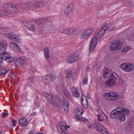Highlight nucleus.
Instances as JSON below:
<instances>
[{"instance_id": "40", "label": "nucleus", "mask_w": 134, "mask_h": 134, "mask_svg": "<svg viewBox=\"0 0 134 134\" xmlns=\"http://www.w3.org/2000/svg\"><path fill=\"white\" fill-rule=\"evenodd\" d=\"M87 78H84L83 80V83L84 84H86L87 82Z\"/></svg>"}, {"instance_id": "55", "label": "nucleus", "mask_w": 134, "mask_h": 134, "mask_svg": "<svg viewBox=\"0 0 134 134\" xmlns=\"http://www.w3.org/2000/svg\"><path fill=\"white\" fill-rule=\"evenodd\" d=\"M36 134H43V133H37Z\"/></svg>"}, {"instance_id": "4", "label": "nucleus", "mask_w": 134, "mask_h": 134, "mask_svg": "<svg viewBox=\"0 0 134 134\" xmlns=\"http://www.w3.org/2000/svg\"><path fill=\"white\" fill-rule=\"evenodd\" d=\"M117 78V76L115 73H111L109 80H107L105 83L106 86L108 87H111L115 84Z\"/></svg>"}, {"instance_id": "11", "label": "nucleus", "mask_w": 134, "mask_h": 134, "mask_svg": "<svg viewBox=\"0 0 134 134\" xmlns=\"http://www.w3.org/2000/svg\"><path fill=\"white\" fill-rule=\"evenodd\" d=\"M7 36L10 40L15 42L19 43L20 42V39L18 36H16L14 33L9 32L7 34Z\"/></svg>"}, {"instance_id": "32", "label": "nucleus", "mask_w": 134, "mask_h": 134, "mask_svg": "<svg viewBox=\"0 0 134 134\" xmlns=\"http://www.w3.org/2000/svg\"><path fill=\"white\" fill-rule=\"evenodd\" d=\"M64 94L66 96L67 98L68 99H70V95L69 93L67 91H66L65 92H64Z\"/></svg>"}, {"instance_id": "22", "label": "nucleus", "mask_w": 134, "mask_h": 134, "mask_svg": "<svg viewBox=\"0 0 134 134\" xmlns=\"http://www.w3.org/2000/svg\"><path fill=\"white\" fill-rule=\"evenodd\" d=\"M19 123L20 125L25 127L27 125L28 123L26 119L25 118H22L19 120Z\"/></svg>"}, {"instance_id": "37", "label": "nucleus", "mask_w": 134, "mask_h": 134, "mask_svg": "<svg viewBox=\"0 0 134 134\" xmlns=\"http://www.w3.org/2000/svg\"><path fill=\"white\" fill-rule=\"evenodd\" d=\"M80 120L85 122H86L87 121H88L87 119L82 117H81Z\"/></svg>"}, {"instance_id": "16", "label": "nucleus", "mask_w": 134, "mask_h": 134, "mask_svg": "<svg viewBox=\"0 0 134 134\" xmlns=\"http://www.w3.org/2000/svg\"><path fill=\"white\" fill-rule=\"evenodd\" d=\"M76 31V29L74 28H70L68 29H64L61 30L62 33L66 34H71L73 33Z\"/></svg>"}, {"instance_id": "2", "label": "nucleus", "mask_w": 134, "mask_h": 134, "mask_svg": "<svg viewBox=\"0 0 134 134\" xmlns=\"http://www.w3.org/2000/svg\"><path fill=\"white\" fill-rule=\"evenodd\" d=\"M115 28V27L113 26L111 24L104 25L92 39L90 48V52H93L97 44V40L102 36L107 30H109L110 31H112L114 30Z\"/></svg>"}, {"instance_id": "20", "label": "nucleus", "mask_w": 134, "mask_h": 134, "mask_svg": "<svg viewBox=\"0 0 134 134\" xmlns=\"http://www.w3.org/2000/svg\"><path fill=\"white\" fill-rule=\"evenodd\" d=\"M7 43L6 41H3L0 42V51H4L7 48Z\"/></svg>"}, {"instance_id": "10", "label": "nucleus", "mask_w": 134, "mask_h": 134, "mask_svg": "<svg viewBox=\"0 0 134 134\" xmlns=\"http://www.w3.org/2000/svg\"><path fill=\"white\" fill-rule=\"evenodd\" d=\"M94 125L96 129L103 134H109L107 130L104 126L97 122H95Z\"/></svg>"}, {"instance_id": "44", "label": "nucleus", "mask_w": 134, "mask_h": 134, "mask_svg": "<svg viewBox=\"0 0 134 134\" xmlns=\"http://www.w3.org/2000/svg\"><path fill=\"white\" fill-rule=\"evenodd\" d=\"M34 79V77H30L29 78V80H30V82H33V80Z\"/></svg>"}, {"instance_id": "48", "label": "nucleus", "mask_w": 134, "mask_h": 134, "mask_svg": "<svg viewBox=\"0 0 134 134\" xmlns=\"http://www.w3.org/2000/svg\"><path fill=\"white\" fill-rule=\"evenodd\" d=\"M81 109V108H78L76 109V111L77 112H79L80 111Z\"/></svg>"}, {"instance_id": "6", "label": "nucleus", "mask_w": 134, "mask_h": 134, "mask_svg": "<svg viewBox=\"0 0 134 134\" xmlns=\"http://www.w3.org/2000/svg\"><path fill=\"white\" fill-rule=\"evenodd\" d=\"M0 58L1 60H6L9 63L12 62L14 59L13 57L10 56L9 53H6L4 52L1 54Z\"/></svg>"}, {"instance_id": "42", "label": "nucleus", "mask_w": 134, "mask_h": 134, "mask_svg": "<svg viewBox=\"0 0 134 134\" xmlns=\"http://www.w3.org/2000/svg\"><path fill=\"white\" fill-rule=\"evenodd\" d=\"M3 66V63L2 60L0 59V69Z\"/></svg>"}, {"instance_id": "45", "label": "nucleus", "mask_w": 134, "mask_h": 134, "mask_svg": "<svg viewBox=\"0 0 134 134\" xmlns=\"http://www.w3.org/2000/svg\"><path fill=\"white\" fill-rule=\"evenodd\" d=\"M98 111L99 113L100 114H103L105 116H106V115H105V114L103 113L102 110H101L100 109H99L98 110Z\"/></svg>"}, {"instance_id": "23", "label": "nucleus", "mask_w": 134, "mask_h": 134, "mask_svg": "<svg viewBox=\"0 0 134 134\" xmlns=\"http://www.w3.org/2000/svg\"><path fill=\"white\" fill-rule=\"evenodd\" d=\"M72 92L73 94L75 97L77 98L79 96V94L78 91L74 87L72 88Z\"/></svg>"}, {"instance_id": "50", "label": "nucleus", "mask_w": 134, "mask_h": 134, "mask_svg": "<svg viewBox=\"0 0 134 134\" xmlns=\"http://www.w3.org/2000/svg\"><path fill=\"white\" fill-rule=\"evenodd\" d=\"M36 112H33L31 114V115L32 116H34L36 115Z\"/></svg>"}, {"instance_id": "54", "label": "nucleus", "mask_w": 134, "mask_h": 134, "mask_svg": "<svg viewBox=\"0 0 134 134\" xmlns=\"http://www.w3.org/2000/svg\"><path fill=\"white\" fill-rule=\"evenodd\" d=\"M66 127L67 128H69L70 127V126L69 125H67V126H66Z\"/></svg>"}, {"instance_id": "3", "label": "nucleus", "mask_w": 134, "mask_h": 134, "mask_svg": "<svg viewBox=\"0 0 134 134\" xmlns=\"http://www.w3.org/2000/svg\"><path fill=\"white\" fill-rule=\"evenodd\" d=\"M129 113V110L127 108L122 107H118L111 112L110 117L111 118L114 119L118 116L119 121L122 122L125 120V115H128Z\"/></svg>"}, {"instance_id": "33", "label": "nucleus", "mask_w": 134, "mask_h": 134, "mask_svg": "<svg viewBox=\"0 0 134 134\" xmlns=\"http://www.w3.org/2000/svg\"><path fill=\"white\" fill-rule=\"evenodd\" d=\"M85 102H88L87 99L85 96H82L81 97V102H83V101Z\"/></svg>"}, {"instance_id": "39", "label": "nucleus", "mask_w": 134, "mask_h": 134, "mask_svg": "<svg viewBox=\"0 0 134 134\" xmlns=\"http://www.w3.org/2000/svg\"><path fill=\"white\" fill-rule=\"evenodd\" d=\"M44 56L45 58L47 59L49 58V53H46L44 54Z\"/></svg>"}, {"instance_id": "56", "label": "nucleus", "mask_w": 134, "mask_h": 134, "mask_svg": "<svg viewBox=\"0 0 134 134\" xmlns=\"http://www.w3.org/2000/svg\"><path fill=\"white\" fill-rule=\"evenodd\" d=\"M88 127L89 128H90V129L91 128V126L90 125H89Z\"/></svg>"}, {"instance_id": "18", "label": "nucleus", "mask_w": 134, "mask_h": 134, "mask_svg": "<svg viewBox=\"0 0 134 134\" xmlns=\"http://www.w3.org/2000/svg\"><path fill=\"white\" fill-rule=\"evenodd\" d=\"M72 76L73 74L71 71L68 72L66 76V81L68 83L70 84L72 82L73 80Z\"/></svg>"}, {"instance_id": "9", "label": "nucleus", "mask_w": 134, "mask_h": 134, "mask_svg": "<svg viewBox=\"0 0 134 134\" xmlns=\"http://www.w3.org/2000/svg\"><path fill=\"white\" fill-rule=\"evenodd\" d=\"M79 59V55L77 54L74 53L68 57L66 59V62L71 64L78 61Z\"/></svg>"}, {"instance_id": "35", "label": "nucleus", "mask_w": 134, "mask_h": 134, "mask_svg": "<svg viewBox=\"0 0 134 134\" xmlns=\"http://www.w3.org/2000/svg\"><path fill=\"white\" fill-rule=\"evenodd\" d=\"M12 121L13 123V126L14 127L15 126H16V124L17 123V121L14 119H13L12 120Z\"/></svg>"}, {"instance_id": "27", "label": "nucleus", "mask_w": 134, "mask_h": 134, "mask_svg": "<svg viewBox=\"0 0 134 134\" xmlns=\"http://www.w3.org/2000/svg\"><path fill=\"white\" fill-rule=\"evenodd\" d=\"M47 101L50 104H51L53 105H54V98L53 96L50 98H49V100Z\"/></svg>"}, {"instance_id": "14", "label": "nucleus", "mask_w": 134, "mask_h": 134, "mask_svg": "<svg viewBox=\"0 0 134 134\" xmlns=\"http://www.w3.org/2000/svg\"><path fill=\"white\" fill-rule=\"evenodd\" d=\"M61 124L62 127H64V128L60 126L58 127V129L59 132L61 134H67L66 132L64 130V129L66 130H67V128L66 127V123L64 121H62L61 122Z\"/></svg>"}, {"instance_id": "15", "label": "nucleus", "mask_w": 134, "mask_h": 134, "mask_svg": "<svg viewBox=\"0 0 134 134\" xmlns=\"http://www.w3.org/2000/svg\"><path fill=\"white\" fill-rule=\"evenodd\" d=\"M26 61V59L24 57H20L16 60L15 64L18 66H20L24 64Z\"/></svg>"}, {"instance_id": "46", "label": "nucleus", "mask_w": 134, "mask_h": 134, "mask_svg": "<svg viewBox=\"0 0 134 134\" xmlns=\"http://www.w3.org/2000/svg\"><path fill=\"white\" fill-rule=\"evenodd\" d=\"M55 98L56 100H59V102H60V101L59 100L60 99V98L58 96H55Z\"/></svg>"}, {"instance_id": "49", "label": "nucleus", "mask_w": 134, "mask_h": 134, "mask_svg": "<svg viewBox=\"0 0 134 134\" xmlns=\"http://www.w3.org/2000/svg\"><path fill=\"white\" fill-rule=\"evenodd\" d=\"M104 74H105L106 75H108V72L107 71V70L106 69L104 71Z\"/></svg>"}, {"instance_id": "24", "label": "nucleus", "mask_w": 134, "mask_h": 134, "mask_svg": "<svg viewBox=\"0 0 134 134\" xmlns=\"http://www.w3.org/2000/svg\"><path fill=\"white\" fill-rule=\"evenodd\" d=\"M44 96L46 98L47 100H49V98L53 96L51 94L47 92H44Z\"/></svg>"}, {"instance_id": "12", "label": "nucleus", "mask_w": 134, "mask_h": 134, "mask_svg": "<svg viewBox=\"0 0 134 134\" xmlns=\"http://www.w3.org/2000/svg\"><path fill=\"white\" fill-rule=\"evenodd\" d=\"M56 78V76L54 75H50L45 76L43 78V82L45 84L48 83L55 80Z\"/></svg>"}, {"instance_id": "31", "label": "nucleus", "mask_w": 134, "mask_h": 134, "mask_svg": "<svg viewBox=\"0 0 134 134\" xmlns=\"http://www.w3.org/2000/svg\"><path fill=\"white\" fill-rule=\"evenodd\" d=\"M82 105L85 108H87L88 107V102H85L84 103L83 102H81Z\"/></svg>"}, {"instance_id": "8", "label": "nucleus", "mask_w": 134, "mask_h": 134, "mask_svg": "<svg viewBox=\"0 0 134 134\" xmlns=\"http://www.w3.org/2000/svg\"><path fill=\"white\" fill-rule=\"evenodd\" d=\"M120 67L123 70L128 72L131 71L134 69L133 65L129 63H122Z\"/></svg>"}, {"instance_id": "36", "label": "nucleus", "mask_w": 134, "mask_h": 134, "mask_svg": "<svg viewBox=\"0 0 134 134\" xmlns=\"http://www.w3.org/2000/svg\"><path fill=\"white\" fill-rule=\"evenodd\" d=\"M49 50L48 47H46L44 49V54L49 53Z\"/></svg>"}, {"instance_id": "51", "label": "nucleus", "mask_w": 134, "mask_h": 134, "mask_svg": "<svg viewBox=\"0 0 134 134\" xmlns=\"http://www.w3.org/2000/svg\"><path fill=\"white\" fill-rule=\"evenodd\" d=\"M34 133L33 131H31L29 132L28 133V134H34Z\"/></svg>"}, {"instance_id": "38", "label": "nucleus", "mask_w": 134, "mask_h": 134, "mask_svg": "<svg viewBox=\"0 0 134 134\" xmlns=\"http://www.w3.org/2000/svg\"><path fill=\"white\" fill-rule=\"evenodd\" d=\"M64 108L65 111L68 112L69 111V106L64 107Z\"/></svg>"}, {"instance_id": "13", "label": "nucleus", "mask_w": 134, "mask_h": 134, "mask_svg": "<svg viewBox=\"0 0 134 134\" xmlns=\"http://www.w3.org/2000/svg\"><path fill=\"white\" fill-rule=\"evenodd\" d=\"M74 4L73 3H70L66 6L64 10V13L65 15H68L74 10Z\"/></svg>"}, {"instance_id": "19", "label": "nucleus", "mask_w": 134, "mask_h": 134, "mask_svg": "<svg viewBox=\"0 0 134 134\" xmlns=\"http://www.w3.org/2000/svg\"><path fill=\"white\" fill-rule=\"evenodd\" d=\"M10 44V47L13 50L18 52L21 51V49L20 47L15 43L12 42Z\"/></svg>"}, {"instance_id": "47", "label": "nucleus", "mask_w": 134, "mask_h": 134, "mask_svg": "<svg viewBox=\"0 0 134 134\" xmlns=\"http://www.w3.org/2000/svg\"><path fill=\"white\" fill-rule=\"evenodd\" d=\"M81 117L79 115H77L75 116V118L78 120H80Z\"/></svg>"}, {"instance_id": "17", "label": "nucleus", "mask_w": 134, "mask_h": 134, "mask_svg": "<svg viewBox=\"0 0 134 134\" xmlns=\"http://www.w3.org/2000/svg\"><path fill=\"white\" fill-rule=\"evenodd\" d=\"M51 21V20L49 18H42L36 20L35 23L38 24H43Z\"/></svg>"}, {"instance_id": "28", "label": "nucleus", "mask_w": 134, "mask_h": 134, "mask_svg": "<svg viewBox=\"0 0 134 134\" xmlns=\"http://www.w3.org/2000/svg\"><path fill=\"white\" fill-rule=\"evenodd\" d=\"M53 64L52 63L49 62H48V65L46 66V67L47 69H48L49 68H52L53 67Z\"/></svg>"}, {"instance_id": "57", "label": "nucleus", "mask_w": 134, "mask_h": 134, "mask_svg": "<svg viewBox=\"0 0 134 134\" xmlns=\"http://www.w3.org/2000/svg\"><path fill=\"white\" fill-rule=\"evenodd\" d=\"M2 27H0V30H2Z\"/></svg>"}, {"instance_id": "34", "label": "nucleus", "mask_w": 134, "mask_h": 134, "mask_svg": "<svg viewBox=\"0 0 134 134\" xmlns=\"http://www.w3.org/2000/svg\"><path fill=\"white\" fill-rule=\"evenodd\" d=\"M63 107L69 106V103L67 101L65 100L63 102Z\"/></svg>"}, {"instance_id": "52", "label": "nucleus", "mask_w": 134, "mask_h": 134, "mask_svg": "<svg viewBox=\"0 0 134 134\" xmlns=\"http://www.w3.org/2000/svg\"><path fill=\"white\" fill-rule=\"evenodd\" d=\"M107 75H106L105 74H104H104H103V77H104V78H106Z\"/></svg>"}, {"instance_id": "7", "label": "nucleus", "mask_w": 134, "mask_h": 134, "mask_svg": "<svg viewBox=\"0 0 134 134\" xmlns=\"http://www.w3.org/2000/svg\"><path fill=\"white\" fill-rule=\"evenodd\" d=\"M104 97L107 100L111 101L116 100L119 97V95L111 92L106 93Z\"/></svg>"}, {"instance_id": "53", "label": "nucleus", "mask_w": 134, "mask_h": 134, "mask_svg": "<svg viewBox=\"0 0 134 134\" xmlns=\"http://www.w3.org/2000/svg\"><path fill=\"white\" fill-rule=\"evenodd\" d=\"M83 112V111H81V113H80V114L79 115H81L82 114Z\"/></svg>"}, {"instance_id": "29", "label": "nucleus", "mask_w": 134, "mask_h": 134, "mask_svg": "<svg viewBox=\"0 0 134 134\" xmlns=\"http://www.w3.org/2000/svg\"><path fill=\"white\" fill-rule=\"evenodd\" d=\"M131 48V47H130L125 46L122 49V52L125 53L128 51L130 50Z\"/></svg>"}, {"instance_id": "41", "label": "nucleus", "mask_w": 134, "mask_h": 134, "mask_svg": "<svg viewBox=\"0 0 134 134\" xmlns=\"http://www.w3.org/2000/svg\"><path fill=\"white\" fill-rule=\"evenodd\" d=\"M3 115L2 117L3 118H4L6 116H7L8 115V114L7 113H5L4 112H3L2 113Z\"/></svg>"}, {"instance_id": "26", "label": "nucleus", "mask_w": 134, "mask_h": 134, "mask_svg": "<svg viewBox=\"0 0 134 134\" xmlns=\"http://www.w3.org/2000/svg\"><path fill=\"white\" fill-rule=\"evenodd\" d=\"M88 35L86 32L84 31L81 34V37L82 39H85V38L88 37Z\"/></svg>"}, {"instance_id": "25", "label": "nucleus", "mask_w": 134, "mask_h": 134, "mask_svg": "<svg viewBox=\"0 0 134 134\" xmlns=\"http://www.w3.org/2000/svg\"><path fill=\"white\" fill-rule=\"evenodd\" d=\"M93 31L94 29L93 28H88L86 29L85 31L88 34V35L89 36L93 33Z\"/></svg>"}, {"instance_id": "5", "label": "nucleus", "mask_w": 134, "mask_h": 134, "mask_svg": "<svg viewBox=\"0 0 134 134\" xmlns=\"http://www.w3.org/2000/svg\"><path fill=\"white\" fill-rule=\"evenodd\" d=\"M122 45V43L120 40L116 39L111 42L110 48L111 51L116 50L121 48Z\"/></svg>"}, {"instance_id": "30", "label": "nucleus", "mask_w": 134, "mask_h": 134, "mask_svg": "<svg viewBox=\"0 0 134 134\" xmlns=\"http://www.w3.org/2000/svg\"><path fill=\"white\" fill-rule=\"evenodd\" d=\"M8 71L6 69H1L0 70V75H3L8 72Z\"/></svg>"}, {"instance_id": "21", "label": "nucleus", "mask_w": 134, "mask_h": 134, "mask_svg": "<svg viewBox=\"0 0 134 134\" xmlns=\"http://www.w3.org/2000/svg\"><path fill=\"white\" fill-rule=\"evenodd\" d=\"M24 25L28 28L30 30L32 31H35V26L32 24L26 22V23L24 24Z\"/></svg>"}, {"instance_id": "43", "label": "nucleus", "mask_w": 134, "mask_h": 134, "mask_svg": "<svg viewBox=\"0 0 134 134\" xmlns=\"http://www.w3.org/2000/svg\"><path fill=\"white\" fill-rule=\"evenodd\" d=\"M97 116H98V121H103V119H100V115L99 114H98L97 115Z\"/></svg>"}, {"instance_id": "1", "label": "nucleus", "mask_w": 134, "mask_h": 134, "mask_svg": "<svg viewBox=\"0 0 134 134\" xmlns=\"http://www.w3.org/2000/svg\"><path fill=\"white\" fill-rule=\"evenodd\" d=\"M44 3L39 2L34 4L31 3H26L23 5H14L13 4L7 3L4 4L3 9L0 10V16L8 15L18 12L22 8L27 10L28 9L35 10L36 8L44 6Z\"/></svg>"}]
</instances>
